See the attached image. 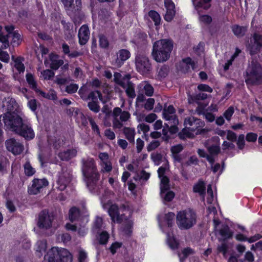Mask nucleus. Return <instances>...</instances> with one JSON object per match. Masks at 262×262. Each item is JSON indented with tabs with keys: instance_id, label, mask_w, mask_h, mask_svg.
Returning <instances> with one entry per match:
<instances>
[{
	"instance_id": "obj_52",
	"label": "nucleus",
	"mask_w": 262,
	"mask_h": 262,
	"mask_svg": "<svg viewBox=\"0 0 262 262\" xmlns=\"http://www.w3.org/2000/svg\"><path fill=\"white\" fill-rule=\"evenodd\" d=\"M103 223L102 219L100 217H97L94 223L93 229L99 230L102 227Z\"/></svg>"
},
{
	"instance_id": "obj_49",
	"label": "nucleus",
	"mask_w": 262,
	"mask_h": 262,
	"mask_svg": "<svg viewBox=\"0 0 262 262\" xmlns=\"http://www.w3.org/2000/svg\"><path fill=\"white\" fill-rule=\"evenodd\" d=\"M78 89V85L76 84H71L67 85L66 88V91L69 94H73L77 92Z\"/></svg>"
},
{
	"instance_id": "obj_64",
	"label": "nucleus",
	"mask_w": 262,
	"mask_h": 262,
	"mask_svg": "<svg viewBox=\"0 0 262 262\" xmlns=\"http://www.w3.org/2000/svg\"><path fill=\"white\" fill-rule=\"evenodd\" d=\"M151 159L156 163H158L162 159V155L159 153H152L151 155Z\"/></svg>"
},
{
	"instance_id": "obj_29",
	"label": "nucleus",
	"mask_w": 262,
	"mask_h": 262,
	"mask_svg": "<svg viewBox=\"0 0 262 262\" xmlns=\"http://www.w3.org/2000/svg\"><path fill=\"white\" fill-rule=\"evenodd\" d=\"M193 251L189 247L184 249L182 253H179L180 262H184L185 259L190 254H193Z\"/></svg>"
},
{
	"instance_id": "obj_6",
	"label": "nucleus",
	"mask_w": 262,
	"mask_h": 262,
	"mask_svg": "<svg viewBox=\"0 0 262 262\" xmlns=\"http://www.w3.org/2000/svg\"><path fill=\"white\" fill-rule=\"evenodd\" d=\"M48 262H72V256L69 251L64 248H52L48 252Z\"/></svg>"
},
{
	"instance_id": "obj_22",
	"label": "nucleus",
	"mask_w": 262,
	"mask_h": 262,
	"mask_svg": "<svg viewBox=\"0 0 262 262\" xmlns=\"http://www.w3.org/2000/svg\"><path fill=\"white\" fill-rule=\"evenodd\" d=\"M76 155V151L75 149H68L66 151L59 152L58 157L61 160L67 161L75 157Z\"/></svg>"
},
{
	"instance_id": "obj_17",
	"label": "nucleus",
	"mask_w": 262,
	"mask_h": 262,
	"mask_svg": "<svg viewBox=\"0 0 262 262\" xmlns=\"http://www.w3.org/2000/svg\"><path fill=\"white\" fill-rule=\"evenodd\" d=\"M164 4L166 9L164 19L167 21H170L176 14L175 5L171 0H165Z\"/></svg>"
},
{
	"instance_id": "obj_19",
	"label": "nucleus",
	"mask_w": 262,
	"mask_h": 262,
	"mask_svg": "<svg viewBox=\"0 0 262 262\" xmlns=\"http://www.w3.org/2000/svg\"><path fill=\"white\" fill-rule=\"evenodd\" d=\"M3 102V106L6 107V113L17 112L18 105L14 99L8 98Z\"/></svg>"
},
{
	"instance_id": "obj_28",
	"label": "nucleus",
	"mask_w": 262,
	"mask_h": 262,
	"mask_svg": "<svg viewBox=\"0 0 262 262\" xmlns=\"http://www.w3.org/2000/svg\"><path fill=\"white\" fill-rule=\"evenodd\" d=\"M207 150L209 154L208 156H211L212 159H214V157L220 152L221 149L219 146L212 145L207 147Z\"/></svg>"
},
{
	"instance_id": "obj_57",
	"label": "nucleus",
	"mask_w": 262,
	"mask_h": 262,
	"mask_svg": "<svg viewBox=\"0 0 262 262\" xmlns=\"http://www.w3.org/2000/svg\"><path fill=\"white\" fill-rule=\"evenodd\" d=\"M233 113L234 108L232 106H230L225 111L224 116L227 120H230Z\"/></svg>"
},
{
	"instance_id": "obj_55",
	"label": "nucleus",
	"mask_w": 262,
	"mask_h": 262,
	"mask_svg": "<svg viewBox=\"0 0 262 262\" xmlns=\"http://www.w3.org/2000/svg\"><path fill=\"white\" fill-rule=\"evenodd\" d=\"M160 142L159 141L155 140L150 142L147 147V149L148 151H152L155 149L160 145Z\"/></svg>"
},
{
	"instance_id": "obj_50",
	"label": "nucleus",
	"mask_w": 262,
	"mask_h": 262,
	"mask_svg": "<svg viewBox=\"0 0 262 262\" xmlns=\"http://www.w3.org/2000/svg\"><path fill=\"white\" fill-rule=\"evenodd\" d=\"M145 94L148 96H151L154 93V88L149 84L146 83L143 87Z\"/></svg>"
},
{
	"instance_id": "obj_30",
	"label": "nucleus",
	"mask_w": 262,
	"mask_h": 262,
	"mask_svg": "<svg viewBox=\"0 0 262 262\" xmlns=\"http://www.w3.org/2000/svg\"><path fill=\"white\" fill-rule=\"evenodd\" d=\"M192 1L193 5H195L196 7L208 9L210 7V5L208 4V3L210 2L211 0H200L198 2L196 0H192Z\"/></svg>"
},
{
	"instance_id": "obj_1",
	"label": "nucleus",
	"mask_w": 262,
	"mask_h": 262,
	"mask_svg": "<svg viewBox=\"0 0 262 262\" xmlns=\"http://www.w3.org/2000/svg\"><path fill=\"white\" fill-rule=\"evenodd\" d=\"M3 123L6 129L14 132L27 140L34 138V132L31 126L24 122L17 112L5 113L0 116V125Z\"/></svg>"
},
{
	"instance_id": "obj_27",
	"label": "nucleus",
	"mask_w": 262,
	"mask_h": 262,
	"mask_svg": "<svg viewBox=\"0 0 262 262\" xmlns=\"http://www.w3.org/2000/svg\"><path fill=\"white\" fill-rule=\"evenodd\" d=\"M161 196L164 201L170 202L174 197V193L169 190H163L162 191H161Z\"/></svg>"
},
{
	"instance_id": "obj_15",
	"label": "nucleus",
	"mask_w": 262,
	"mask_h": 262,
	"mask_svg": "<svg viewBox=\"0 0 262 262\" xmlns=\"http://www.w3.org/2000/svg\"><path fill=\"white\" fill-rule=\"evenodd\" d=\"M5 30L7 32V34L5 35L2 32V27L0 26V41L3 43V49H7L9 47V42L8 39L10 37L14 32V27L13 25L6 26Z\"/></svg>"
},
{
	"instance_id": "obj_35",
	"label": "nucleus",
	"mask_w": 262,
	"mask_h": 262,
	"mask_svg": "<svg viewBox=\"0 0 262 262\" xmlns=\"http://www.w3.org/2000/svg\"><path fill=\"white\" fill-rule=\"evenodd\" d=\"M69 219L71 222L77 220L79 216V211L77 208L72 207L69 211Z\"/></svg>"
},
{
	"instance_id": "obj_47",
	"label": "nucleus",
	"mask_w": 262,
	"mask_h": 262,
	"mask_svg": "<svg viewBox=\"0 0 262 262\" xmlns=\"http://www.w3.org/2000/svg\"><path fill=\"white\" fill-rule=\"evenodd\" d=\"M133 224V223L132 221H127L125 222L123 230L126 234L130 235L131 234Z\"/></svg>"
},
{
	"instance_id": "obj_5",
	"label": "nucleus",
	"mask_w": 262,
	"mask_h": 262,
	"mask_svg": "<svg viewBox=\"0 0 262 262\" xmlns=\"http://www.w3.org/2000/svg\"><path fill=\"white\" fill-rule=\"evenodd\" d=\"M196 215L191 209L179 212L177 215V224L181 229H188L196 223Z\"/></svg>"
},
{
	"instance_id": "obj_33",
	"label": "nucleus",
	"mask_w": 262,
	"mask_h": 262,
	"mask_svg": "<svg viewBox=\"0 0 262 262\" xmlns=\"http://www.w3.org/2000/svg\"><path fill=\"white\" fill-rule=\"evenodd\" d=\"M220 234L224 238V239L230 238L232 236V232H231L229 227L227 225L224 226L221 229H220Z\"/></svg>"
},
{
	"instance_id": "obj_14",
	"label": "nucleus",
	"mask_w": 262,
	"mask_h": 262,
	"mask_svg": "<svg viewBox=\"0 0 262 262\" xmlns=\"http://www.w3.org/2000/svg\"><path fill=\"white\" fill-rule=\"evenodd\" d=\"M48 181L46 179H34L32 181L31 186L28 188V192L30 194H37L41 189L48 185Z\"/></svg>"
},
{
	"instance_id": "obj_23",
	"label": "nucleus",
	"mask_w": 262,
	"mask_h": 262,
	"mask_svg": "<svg viewBox=\"0 0 262 262\" xmlns=\"http://www.w3.org/2000/svg\"><path fill=\"white\" fill-rule=\"evenodd\" d=\"M232 30L235 35L241 37L245 34L247 31V27L235 25L232 26Z\"/></svg>"
},
{
	"instance_id": "obj_51",
	"label": "nucleus",
	"mask_w": 262,
	"mask_h": 262,
	"mask_svg": "<svg viewBox=\"0 0 262 262\" xmlns=\"http://www.w3.org/2000/svg\"><path fill=\"white\" fill-rule=\"evenodd\" d=\"M169 72V67L167 66H163L159 70L158 74L161 77H165Z\"/></svg>"
},
{
	"instance_id": "obj_61",
	"label": "nucleus",
	"mask_w": 262,
	"mask_h": 262,
	"mask_svg": "<svg viewBox=\"0 0 262 262\" xmlns=\"http://www.w3.org/2000/svg\"><path fill=\"white\" fill-rule=\"evenodd\" d=\"M257 135L255 133H249L246 136V139L248 142H255L257 139Z\"/></svg>"
},
{
	"instance_id": "obj_8",
	"label": "nucleus",
	"mask_w": 262,
	"mask_h": 262,
	"mask_svg": "<svg viewBox=\"0 0 262 262\" xmlns=\"http://www.w3.org/2000/svg\"><path fill=\"white\" fill-rule=\"evenodd\" d=\"M54 219L55 216L53 212L49 213L48 210H43L38 214L37 225L40 229H49L52 227Z\"/></svg>"
},
{
	"instance_id": "obj_54",
	"label": "nucleus",
	"mask_w": 262,
	"mask_h": 262,
	"mask_svg": "<svg viewBox=\"0 0 262 262\" xmlns=\"http://www.w3.org/2000/svg\"><path fill=\"white\" fill-rule=\"evenodd\" d=\"M237 145L240 149H243L245 146V136L243 134L238 136Z\"/></svg>"
},
{
	"instance_id": "obj_13",
	"label": "nucleus",
	"mask_w": 262,
	"mask_h": 262,
	"mask_svg": "<svg viewBox=\"0 0 262 262\" xmlns=\"http://www.w3.org/2000/svg\"><path fill=\"white\" fill-rule=\"evenodd\" d=\"M7 150L15 155L20 154L24 149V145L14 138H10L5 141Z\"/></svg>"
},
{
	"instance_id": "obj_40",
	"label": "nucleus",
	"mask_w": 262,
	"mask_h": 262,
	"mask_svg": "<svg viewBox=\"0 0 262 262\" xmlns=\"http://www.w3.org/2000/svg\"><path fill=\"white\" fill-rule=\"evenodd\" d=\"M150 177V173L146 172L144 170H142L139 173H137V176L134 177V179L137 180H144L147 181Z\"/></svg>"
},
{
	"instance_id": "obj_11",
	"label": "nucleus",
	"mask_w": 262,
	"mask_h": 262,
	"mask_svg": "<svg viewBox=\"0 0 262 262\" xmlns=\"http://www.w3.org/2000/svg\"><path fill=\"white\" fill-rule=\"evenodd\" d=\"M67 14L73 17L79 13L81 8V0H61Z\"/></svg>"
},
{
	"instance_id": "obj_3",
	"label": "nucleus",
	"mask_w": 262,
	"mask_h": 262,
	"mask_svg": "<svg viewBox=\"0 0 262 262\" xmlns=\"http://www.w3.org/2000/svg\"><path fill=\"white\" fill-rule=\"evenodd\" d=\"M173 48L172 40L160 39L154 42L152 52L153 58L158 62L167 61L170 57Z\"/></svg>"
},
{
	"instance_id": "obj_59",
	"label": "nucleus",
	"mask_w": 262,
	"mask_h": 262,
	"mask_svg": "<svg viewBox=\"0 0 262 262\" xmlns=\"http://www.w3.org/2000/svg\"><path fill=\"white\" fill-rule=\"evenodd\" d=\"M96 91L91 92L89 95L86 96V101L90 100L91 101H98Z\"/></svg>"
},
{
	"instance_id": "obj_16",
	"label": "nucleus",
	"mask_w": 262,
	"mask_h": 262,
	"mask_svg": "<svg viewBox=\"0 0 262 262\" xmlns=\"http://www.w3.org/2000/svg\"><path fill=\"white\" fill-rule=\"evenodd\" d=\"M130 57V52L126 49L120 50L117 54V58L113 62V64L117 68L120 67L125 61Z\"/></svg>"
},
{
	"instance_id": "obj_24",
	"label": "nucleus",
	"mask_w": 262,
	"mask_h": 262,
	"mask_svg": "<svg viewBox=\"0 0 262 262\" xmlns=\"http://www.w3.org/2000/svg\"><path fill=\"white\" fill-rule=\"evenodd\" d=\"M56 58V55H50V60L51 61L50 68L54 70H57L60 66H61L63 64V61L62 60H57Z\"/></svg>"
},
{
	"instance_id": "obj_32",
	"label": "nucleus",
	"mask_w": 262,
	"mask_h": 262,
	"mask_svg": "<svg viewBox=\"0 0 262 262\" xmlns=\"http://www.w3.org/2000/svg\"><path fill=\"white\" fill-rule=\"evenodd\" d=\"M163 116L165 120L170 121L171 123L174 124L179 123L178 119L176 115L170 114L166 111H163Z\"/></svg>"
},
{
	"instance_id": "obj_56",
	"label": "nucleus",
	"mask_w": 262,
	"mask_h": 262,
	"mask_svg": "<svg viewBox=\"0 0 262 262\" xmlns=\"http://www.w3.org/2000/svg\"><path fill=\"white\" fill-rule=\"evenodd\" d=\"M155 103V100L153 98H148L146 103L144 105V108L146 110H151L154 107V104Z\"/></svg>"
},
{
	"instance_id": "obj_37",
	"label": "nucleus",
	"mask_w": 262,
	"mask_h": 262,
	"mask_svg": "<svg viewBox=\"0 0 262 262\" xmlns=\"http://www.w3.org/2000/svg\"><path fill=\"white\" fill-rule=\"evenodd\" d=\"M21 60H24V58L20 57H17V59L15 60L14 67L19 73L25 71V66L22 63Z\"/></svg>"
},
{
	"instance_id": "obj_21",
	"label": "nucleus",
	"mask_w": 262,
	"mask_h": 262,
	"mask_svg": "<svg viewBox=\"0 0 262 262\" xmlns=\"http://www.w3.org/2000/svg\"><path fill=\"white\" fill-rule=\"evenodd\" d=\"M127 77L125 92L129 98H134L136 95L134 89V84L129 80L130 78V75H127Z\"/></svg>"
},
{
	"instance_id": "obj_45",
	"label": "nucleus",
	"mask_w": 262,
	"mask_h": 262,
	"mask_svg": "<svg viewBox=\"0 0 262 262\" xmlns=\"http://www.w3.org/2000/svg\"><path fill=\"white\" fill-rule=\"evenodd\" d=\"M99 45L102 48H107L108 47L109 42L107 38L102 34L99 35Z\"/></svg>"
},
{
	"instance_id": "obj_39",
	"label": "nucleus",
	"mask_w": 262,
	"mask_h": 262,
	"mask_svg": "<svg viewBox=\"0 0 262 262\" xmlns=\"http://www.w3.org/2000/svg\"><path fill=\"white\" fill-rule=\"evenodd\" d=\"M26 80L27 82L30 84L31 88L35 91H37V88L36 86V82L34 79V77L32 74L28 73L26 75Z\"/></svg>"
},
{
	"instance_id": "obj_20",
	"label": "nucleus",
	"mask_w": 262,
	"mask_h": 262,
	"mask_svg": "<svg viewBox=\"0 0 262 262\" xmlns=\"http://www.w3.org/2000/svg\"><path fill=\"white\" fill-rule=\"evenodd\" d=\"M185 123L186 125L188 124L189 126L196 125V127H189V129L192 132L195 131L199 127H201L204 125V123L199 119L194 117H190L185 119Z\"/></svg>"
},
{
	"instance_id": "obj_2",
	"label": "nucleus",
	"mask_w": 262,
	"mask_h": 262,
	"mask_svg": "<svg viewBox=\"0 0 262 262\" xmlns=\"http://www.w3.org/2000/svg\"><path fill=\"white\" fill-rule=\"evenodd\" d=\"M82 171L86 185L92 192L97 191L99 186L98 185L100 175L96 170L93 159H82Z\"/></svg>"
},
{
	"instance_id": "obj_58",
	"label": "nucleus",
	"mask_w": 262,
	"mask_h": 262,
	"mask_svg": "<svg viewBox=\"0 0 262 262\" xmlns=\"http://www.w3.org/2000/svg\"><path fill=\"white\" fill-rule=\"evenodd\" d=\"M183 149V147L181 144H178L176 146H173L171 148V151L172 155L175 154H179Z\"/></svg>"
},
{
	"instance_id": "obj_34",
	"label": "nucleus",
	"mask_w": 262,
	"mask_h": 262,
	"mask_svg": "<svg viewBox=\"0 0 262 262\" xmlns=\"http://www.w3.org/2000/svg\"><path fill=\"white\" fill-rule=\"evenodd\" d=\"M88 107L95 113H98L100 110L98 101H91L88 103Z\"/></svg>"
},
{
	"instance_id": "obj_63",
	"label": "nucleus",
	"mask_w": 262,
	"mask_h": 262,
	"mask_svg": "<svg viewBox=\"0 0 262 262\" xmlns=\"http://www.w3.org/2000/svg\"><path fill=\"white\" fill-rule=\"evenodd\" d=\"M198 162V160L196 157L194 156H192L190 157L189 159L186 161L185 163L182 164L183 165L186 166H189L191 164H197Z\"/></svg>"
},
{
	"instance_id": "obj_18",
	"label": "nucleus",
	"mask_w": 262,
	"mask_h": 262,
	"mask_svg": "<svg viewBox=\"0 0 262 262\" xmlns=\"http://www.w3.org/2000/svg\"><path fill=\"white\" fill-rule=\"evenodd\" d=\"M78 37L79 43L81 45H85L89 39V29L87 26L83 25L79 30Z\"/></svg>"
},
{
	"instance_id": "obj_41",
	"label": "nucleus",
	"mask_w": 262,
	"mask_h": 262,
	"mask_svg": "<svg viewBox=\"0 0 262 262\" xmlns=\"http://www.w3.org/2000/svg\"><path fill=\"white\" fill-rule=\"evenodd\" d=\"M10 37L12 38L11 43H13V46H18L21 41V35L18 32H14Z\"/></svg>"
},
{
	"instance_id": "obj_42",
	"label": "nucleus",
	"mask_w": 262,
	"mask_h": 262,
	"mask_svg": "<svg viewBox=\"0 0 262 262\" xmlns=\"http://www.w3.org/2000/svg\"><path fill=\"white\" fill-rule=\"evenodd\" d=\"M25 173L27 176H31L34 174L35 170L32 167L30 163L27 162L24 165Z\"/></svg>"
},
{
	"instance_id": "obj_26",
	"label": "nucleus",
	"mask_w": 262,
	"mask_h": 262,
	"mask_svg": "<svg viewBox=\"0 0 262 262\" xmlns=\"http://www.w3.org/2000/svg\"><path fill=\"white\" fill-rule=\"evenodd\" d=\"M123 133L125 135L126 138L128 140V141L131 143L134 144V138L135 135L134 129L124 127Z\"/></svg>"
},
{
	"instance_id": "obj_48",
	"label": "nucleus",
	"mask_w": 262,
	"mask_h": 262,
	"mask_svg": "<svg viewBox=\"0 0 262 262\" xmlns=\"http://www.w3.org/2000/svg\"><path fill=\"white\" fill-rule=\"evenodd\" d=\"M109 238V234L106 231H103L100 234L99 243L101 244H105Z\"/></svg>"
},
{
	"instance_id": "obj_12",
	"label": "nucleus",
	"mask_w": 262,
	"mask_h": 262,
	"mask_svg": "<svg viewBox=\"0 0 262 262\" xmlns=\"http://www.w3.org/2000/svg\"><path fill=\"white\" fill-rule=\"evenodd\" d=\"M248 49L251 55H255L262 49V35L254 33L252 38H250Z\"/></svg>"
},
{
	"instance_id": "obj_53",
	"label": "nucleus",
	"mask_w": 262,
	"mask_h": 262,
	"mask_svg": "<svg viewBox=\"0 0 262 262\" xmlns=\"http://www.w3.org/2000/svg\"><path fill=\"white\" fill-rule=\"evenodd\" d=\"M207 194L208 197L207 199V202L208 204H211L213 199V193L211 185L207 186Z\"/></svg>"
},
{
	"instance_id": "obj_44",
	"label": "nucleus",
	"mask_w": 262,
	"mask_h": 262,
	"mask_svg": "<svg viewBox=\"0 0 262 262\" xmlns=\"http://www.w3.org/2000/svg\"><path fill=\"white\" fill-rule=\"evenodd\" d=\"M198 154L199 155L203 158H206L207 161L211 164H213L215 162V159H213L211 158V156H208V154H206L204 150L199 149L198 150Z\"/></svg>"
},
{
	"instance_id": "obj_25",
	"label": "nucleus",
	"mask_w": 262,
	"mask_h": 262,
	"mask_svg": "<svg viewBox=\"0 0 262 262\" xmlns=\"http://www.w3.org/2000/svg\"><path fill=\"white\" fill-rule=\"evenodd\" d=\"M127 75H125L122 79H121V74L119 73H115L114 75V80L116 83L120 85L122 88L125 89V88H126V82L127 78Z\"/></svg>"
},
{
	"instance_id": "obj_7",
	"label": "nucleus",
	"mask_w": 262,
	"mask_h": 262,
	"mask_svg": "<svg viewBox=\"0 0 262 262\" xmlns=\"http://www.w3.org/2000/svg\"><path fill=\"white\" fill-rule=\"evenodd\" d=\"M135 64L137 71L143 75L149 74L152 70L151 61L143 54H139L135 58Z\"/></svg>"
},
{
	"instance_id": "obj_46",
	"label": "nucleus",
	"mask_w": 262,
	"mask_h": 262,
	"mask_svg": "<svg viewBox=\"0 0 262 262\" xmlns=\"http://www.w3.org/2000/svg\"><path fill=\"white\" fill-rule=\"evenodd\" d=\"M88 119L91 125L92 128L94 132H96L97 135L100 136V130H99V127L97 125V124L95 123L94 119L91 117H88Z\"/></svg>"
},
{
	"instance_id": "obj_62",
	"label": "nucleus",
	"mask_w": 262,
	"mask_h": 262,
	"mask_svg": "<svg viewBox=\"0 0 262 262\" xmlns=\"http://www.w3.org/2000/svg\"><path fill=\"white\" fill-rule=\"evenodd\" d=\"M45 79H50L54 75V73L51 70H46L43 71L42 73Z\"/></svg>"
},
{
	"instance_id": "obj_43",
	"label": "nucleus",
	"mask_w": 262,
	"mask_h": 262,
	"mask_svg": "<svg viewBox=\"0 0 262 262\" xmlns=\"http://www.w3.org/2000/svg\"><path fill=\"white\" fill-rule=\"evenodd\" d=\"M175 217V214L173 212H168L165 214L164 220L167 222L168 227H171Z\"/></svg>"
},
{
	"instance_id": "obj_60",
	"label": "nucleus",
	"mask_w": 262,
	"mask_h": 262,
	"mask_svg": "<svg viewBox=\"0 0 262 262\" xmlns=\"http://www.w3.org/2000/svg\"><path fill=\"white\" fill-rule=\"evenodd\" d=\"M227 139L231 142H235L237 140V136L235 133L231 130H228Z\"/></svg>"
},
{
	"instance_id": "obj_4",
	"label": "nucleus",
	"mask_w": 262,
	"mask_h": 262,
	"mask_svg": "<svg viewBox=\"0 0 262 262\" xmlns=\"http://www.w3.org/2000/svg\"><path fill=\"white\" fill-rule=\"evenodd\" d=\"M245 82L247 84L256 85L262 83V66L256 57H252L246 70Z\"/></svg>"
},
{
	"instance_id": "obj_38",
	"label": "nucleus",
	"mask_w": 262,
	"mask_h": 262,
	"mask_svg": "<svg viewBox=\"0 0 262 262\" xmlns=\"http://www.w3.org/2000/svg\"><path fill=\"white\" fill-rule=\"evenodd\" d=\"M169 179L166 176H163L161 179L160 189L161 191L163 190H169Z\"/></svg>"
},
{
	"instance_id": "obj_31",
	"label": "nucleus",
	"mask_w": 262,
	"mask_h": 262,
	"mask_svg": "<svg viewBox=\"0 0 262 262\" xmlns=\"http://www.w3.org/2000/svg\"><path fill=\"white\" fill-rule=\"evenodd\" d=\"M205 187L203 181H200L199 183L193 186V191L195 192H198L201 195L205 193Z\"/></svg>"
},
{
	"instance_id": "obj_9",
	"label": "nucleus",
	"mask_w": 262,
	"mask_h": 262,
	"mask_svg": "<svg viewBox=\"0 0 262 262\" xmlns=\"http://www.w3.org/2000/svg\"><path fill=\"white\" fill-rule=\"evenodd\" d=\"M128 206L124 204L120 205V207L116 205L113 204L110 206L108 212L113 222L116 221L118 223H122L124 220H126L124 213L120 214V212L128 210Z\"/></svg>"
},
{
	"instance_id": "obj_10",
	"label": "nucleus",
	"mask_w": 262,
	"mask_h": 262,
	"mask_svg": "<svg viewBox=\"0 0 262 262\" xmlns=\"http://www.w3.org/2000/svg\"><path fill=\"white\" fill-rule=\"evenodd\" d=\"M72 178L71 169L67 166H62L57 181V188L60 191L64 190L71 182Z\"/></svg>"
},
{
	"instance_id": "obj_36",
	"label": "nucleus",
	"mask_w": 262,
	"mask_h": 262,
	"mask_svg": "<svg viewBox=\"0 0 262 262\" xmlns=\"http://www.w3.org/2000/svg\"><path fill=\"white\" fill-rule=\"evenodd\" d=\"M148 15L155 22V25L156 26H158L160 24L161 18L160 15L156 11L154 10H151L149 12Z\"/></svg>"
}]
</instances>
